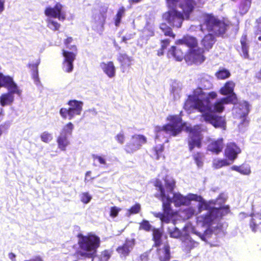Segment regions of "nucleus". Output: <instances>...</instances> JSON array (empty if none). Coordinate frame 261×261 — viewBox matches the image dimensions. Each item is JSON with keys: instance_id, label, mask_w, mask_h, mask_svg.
Here are the masks:
<instances>
[{"instance_id": "2f4dec72", "label": "nucleus", "mask_w": 261, "mask_h": 261, "mask_svg": "<svg viewBox=\"0 0 261 261\" xmlns=\"http://www.w3.org/2000/svg\"><path fill=\"white\" fill-rule=\"evenodd\" d=\"M112 252L111 250L106 249L101 251L100 254L96 255L95 254L93 255V257H91L95 261H108L111 257Z\"/></svg>"}, {"instance_id": "4c0bfd02", "label": "nucleus", "mask_w": 261, "mask_h": 261, "mask_svg": "<svg viewBox=\"0 0 261 261\" xmlns=\"http://www.w3.org/2000/svg\"><path fill=\"white\" fill-rule=\"evenodd\" d=\"M125 9L123 6L120 7L114 18L115 25L117 27H119L122 17L124 15Z\"/></svg>"}, {"instance_id": "f03ea898", "label": "nucleus", "mask_w": 261, "mask_h": 261, "mask_svg": "<svg viewBox=\"0 0 261 261\" xmlns=\"http://www.w3.org/2000/svg\"><path fill=\"white\" fill-rule=\"evenodd\" d=\"M202 25L205 26L208 32L213 33L217 36H222L231 24L230 21L225 19L220 20L213 14H205Z\"/></svg>"}, {"instance_id": "7ed1b4c3", "label": "nucleus", "mask_w": 261, "mask_h": 261, "mask_svg": "<svg viewBox=\"0 0 261 261\" xmlns=\"http://www.w3.org/2000/svg\"><path fill=\"white\" fill-rule=\"evenodd\" d=\"M0 87L7 89L8 92L2 94L0 96V104L2 107L11 105L14 101V94L20 95L21 91L19 89L13 78L5 75L0 72Z\"/></svg>"}, {"instance_id": "cd10ccee", "label": "nucleus", "mask_w": 261, "mask_h": 261, "mask_svg": "<svg viewBox=\"0 0 261 261\" xmlns=\"http://www.w3.org/2000/svg\"><path fill=\"white\" fill-rule=\"evenodd\" d=\"M235 84L231 81H227L224 85L220 89V93L223 95H231L233 92Z\"/></svg>"}, {"instance_id": "e433bc0d", "label": "nucleus", "mask_w": 261, "mask_h": 261, "mask_svg": "<svg viewBox=\"0 0 261 261\" xmlns=\"http://www.w3.org/2000/svg\"><path fill=\"white\" fill-rule=\"evenodd\" d=\"M154 185L155 187L158 188V190L160 192V198L161 201L165 200V199L167 198V197H170L168 194H166L165 189L160 180H156Z\"/></svg>"}, {"instance_id": "aec40b11", "label": "nucleus", "mask_w": 261, "mask_h": 261, "mask_svg": "<svg viewBox=\"0 0 261 261\" xmlns=\"http://www.w3.org/2000/svg\"><path fill=\"white\" fill-rule=\"evenodd\" d=\"M224 147V140L222 138L212 140L207 145V150L214 154H218L222 152Z\"/></svg>"}, {"instance_id": "412c9836", "label": "nucleus", "mask_w": 261, "mask_h": 261, "mask_svg": "<svg viewBox=\"0 0 261 261\" xmlns=\"http://www.w3.org/2000/svg\"><path fill=\"white\" fill-rule=\"evenodd\" d=\"M167 56L169 58H173L177 61L186 60V54L179 47L172 46L168 50Z\"/></svg>"}, {"instance_id": "79ce46f5", "label": "nucleus", "mask_w": 261, "mask_h": 261, "mask_svg": "<svg viewBox=\"0 0 261 261\" xmlns=\"http://www.w3.org/2000/svg\"><path fill=\"white\" fill-rule=\"evenodd\" d=\"M250 226L253 231H261V221L258 218H251Z\"/></svg>"}, {"instance_id": "39448f33", "label": "nucleus", "mask_w": 261, "mask_h": 261, "mask_svg": "<svg viewBox=\"0 0 261 261\" xmlns=\"http://www.w3.org/2000/svg\"><path fill=\"white\" fill-rule=\"evenodd\" d=\"M167 120L171 123L166 124L163 126H156L155 127L156 133H159L163 131L172 136H176L181 133L182 126L180 124L181 121L180 118L177 116H169L167 118Z\"/></svg>"}, {"instance_id": "9b49d317", "label": "nucleus", "mask_w": 261, "mask_h": 261, "mask_svg": "<svg viewBox=\"0 0 261 261\" xmlns=\"http://www.w3.org/2000/svg\"><path fill=\"white\" fill-rule=\"evenodd\" d=\"M203 48L197 46L188 49L186 53V61L194 63H201L205 60Z\"/></svg>"}, {"instance_id": "b1692460", "label": "nucleus", "mask_w": 261, "mask_h": 261, "mask_svg": "<svg viewBox=\"0 0 261 261\" xmlns=\"http://www.w3.org/2000/svg\"><path fill=\"white\" fill-rule=\"evenodd\" d=\"M215 38L211 34L205 35L201 41V43L205 50H208L211 49L215 42Z\"/></svg>"}, {"instance_id": "f257e3e1", "label": "nucleus", "mask_w": 261, "mask_h": 261, "mask_svg": "<svg viewBox=\"0 0 261 261\" xmlns=\"http://www.w3.org/2000/svg\"><path fill=\"white\" fill-rule=\"evenodd\" d=\"M196 6V2L195 0H182L180 4L182 13L175 9H172L165 13V19L172 27L180 28L185 17L187 19H189L190 15L193 12Z\"/></svg>"}, {"instance_id": "de8ad7c7", "label": "nucleus", "mask_w": 261, "mask_h": 261, "mask_svg": "<svg viewBox=\"0 0 261 261\" xmlns=\"http://www.w3.org/2000/svg\"><path fill=\"white\" fill-rule=\"evenodd\" d=\"M41 141L45 143H49L53 139L52 134L47 131L43 132L40 136Z\"/></svg>"}, {"instance_id": "a19ab883", "label": "nucleus", "mask_w": 261, "mask_h": 261, "mask_svg": "<svg viewBox=\"0 0 261 261\" xmlns=\"http://www.w3.org/2000/svg\"><path fill=\"white\" fill-rule=\"evenodd\" d=\"M251 4L244 0H241L238 6L239 12L240 14L244 15L249 11Z\"/></svg>"}, {"instance_id": "864d4df0", "label": "nucleus", "mask_w": 261, "mask_h": 261, "mask_svg": "<svg viewBox=\"0 0 261 261\" xmlns=\"http://www.w3.org/2000/svg\"><path fill=\"white\" fill-rule=\"evenodd\" d=\"M141 211V205L139 203H137L135 205L131 206L127 210V214L128 216L136 214L140 212Z\"/></svg>"}, {"instance_id": "4468645a", "label": "nucleus", "mask_w": 261, "mask_h": 261, "mask_svg": "<svg viewBox=\"0 0 261 261\" xmlns=\"http://www.w3.org/2000/svg\"><path fill=\"white\" fill-rule=\"evenodd\" d=\"M241 152V148L235 143L228 142L226 145L224 155L228 160L233 163Z\"/></svg>"}, {"instance_id": "6e6552de", "label": "nucleus", "mask_w": 261, "mask_h": 261, "mask_svg": "<svg viewBox=\"0 0 261 261\" xmlns=\"http://www.w3.org/2000/svg\"><path fill=\"white\" fill-rule=\"evenodd\" d=\"M187 132L189 133L187 144L189 151L192 152L195 148H201L203 140L201 133L193 127H187Z\"/></svg>"}, {"instance_id": "8fccbe9b", "label": "nucleus", "mask_w": 261, "mask_h": 261, "mask_svg": "<svg viewBox=\"0 0 261 261\" xmlns=\"http://www.w3.org/2000/svg\"><path fill=\"white\" fill-rule=\"evenodd\" d=\"M74 128L73 124L72 122H69L67 123L63 128L60 134H63L71 135Z\"/></svg>"}, {"instance_id": "774afa93", "label": "nucleus", "mask_w": 261, "mask_h": 261, "mask_svg": "<svg viewBox=\"0 0 261 261\" xmlns=\"http://www.w3.org/2000/svg\"><path fill=\"white\" fill-rule=\"evenodd\" d=\"M24 261H43V260L41 256H37L35 257L32 258L30 260H27Z\"/></svg>"}, {"instance_id": "dca6fc26", "label": "nucleus", "mask_w": 261, "mask_h": 261, "mask_svg": "<svg viewBox=\"0 0 261 261\" xmlns=\"http://www.w3.org/2000/svg\"><path fill=\"white\" fill-rule=\"evenodd\" d=\"M197 197L196 194H191L190 198L184 196L179 193H173L172 202H173L176 207L188 205L191 200H195Z\"/></svg>"}, {"instance_id": "ea45409f", "label": "nucleus", "mask_w": 261, "mask_h": 261, "mask_svg": "<svg viewBox=\"0 0 261 261\" xmlns=\"http://www.w3.org/2000/svg\"><path fill=\"white\" fill-rule=\"evenodd\" d=\"M231 75L230 71L224 68H220L216 73L215 76L218 80H225Z\"/></svg>"}, {"instance_id": "680f3d73", "label": "nucleus", "mask_w": 261, "mask_h": 261, "mask_svg": "<svg viewBox=\"0 0 261 261\" xmlns=\"http://www.w3.org/2000/svg\"><path fill=\"white\" fill-rule=\"evenodd\" d=\"M121 209L117 206H112L110 208V216L112 218H115L118 215L119 212Z\"/></svg>"}, {"instance_id": "5fc2aeb1", "label": "nucleus", "mask_w": 261, "mask_h": 261, "mask_svg": "<svg viewBox=\"0 0 261 261\" xmlns=\"http://www.w3.org/2000/svg\"><path fill=\"white\" fill-rule=\"evenodd\" d=\"M213 108L215 112L220 113L224 111V106L220 99H219L214 103Z\"/></svg>"}, {"instance_id": "e2e57ef3", "label": "nucleus", "mask_w": 261, "mask_h": 261, "mask_svg": "<svg viewBox=\"0 0 261 261\" xmlns=\"http://www.w3.org/2000/svg\"><path fill=\"white\" fill-rule=\"evenodd\" d=\"M9 127L10 123L9 122H5L0 124V136H1L3 133L7 132Z\"/></svg>"}, {"instance_id": "0eeeda50", "label": "nucleus", "mask_w": 261, "mask_h": 261, "mask_svg": "<svg viewBox=\"0 0 261 261\" xmlns=\"http://www.w3.org/2000/svg\"><path fill=\"white\" fill-rule=\"evenodd\" d=\"M162 201L163 212L155 213L153 215L155 217L159 218L162 222L169 223L175 215L171 208L172 199L170 197H167L165 200Z\"/></svg>"}, {"instance_id": "1a4fd4ad", "label": "nucleus", "mask_w": 261, "mask_h": 261, "mask_svg": "<svg viewBox=\"0 0 261 261\" xmlns=\"http://www.w3.org/2000/svg\"><path fill=\"white\" fill-rule=\"evenodd\" d=\"M220 211H222V215H226L230 212L229 207L226 205L218 208L212 207L207 214L199 217L198 220L202 222L203 225H210L213 221V216L217 217Z\"/></svg>"}, {"instance_id": "9d476101", "label": "nucleus", "mask_w": 261, "mask_h": 261, "mask_svg": "<svg viewBox=\"0 0 261 261\" xmlns=\"http://www.w3.org/2000/svg\"><path fill=\"white\" fill-rule=\"evenodd\" d=\"M44 14L48 18H57L62 21L66 19V13L63 11V6L60 3H57L54 7H47L44 10Z\"/></svg>"}, {"instance_id": "473e14b6", "label": "nucleus", "mask_w": 261, "mask_h": 261, "mask_svg": "<svg viewBox=\"0 0 261 261\" xmlns=\"http://www.w3.org/2000/svg\"><path fill=\"white\" fill-rule=\"evenodd\" d=\"M164 145L163 144H158L154 146L151 149V156L155 160H159L163 156Z\"/></svg>"}, {"instance_id": "5701e85b", "label": "nucleus", "mask_w": 261, "mask_h": 261, "mask_svg": "<svg viewBox=\"0 0 261 261\" xmlns=\"http://www.w3.org/2000/svg\"><path fill=\"white\" fill-rule=\"evenodd\" d=\"M100 67L103 72L110 78L114 77L116 75V69L114 63L109 61L107 63L101 62Z\"/></svg>"}, {"instance_id": "09e8293b", "label": "nucleus", "mask_w": 261, "mask_h": 261, "mask_svg": "<svg viewBox=\"0 0 261 261\" xmlns=\"http://www.w3.org/2000/svg\"><path fill=\"white\" fill-rule=\"evenodd\" d=\"M170 42V40L169 39H165L161 40V46L160 50L158 51V56H162L164 54V50L169 45Z\"/></svg>"}, {"instance_id": "bb28decb", "label": "nucleus", "mask_w": 261, "mask_h": 261, "mask_svg": "<svg viewBox=\"0 0 261 261\" xmlns=\"http://www.w3.org/2000/svg\"><path fill=\"white\" fill-rule=\"evenodd\" d=\"M247 35L246 34H243L240 39V43L241 44V49L243 52L242 56L245 59H248L249 57V45L247 43Z\"/></svg>"}, {"instance_id": "72a5a7b5", "label": "nucleus", "mask_w": 261, "mask_h": 261, "mask_svg": "<svg viewBox=\"0 0 261 261\" xmlns=\"http://www.w3.org/2000/svg\"><path fill=\"white\" fill-rule=\"evenodd\" d=\"M249 111V104L247 101H244L239 105L237 113L240 118H244L248 115Z\"/></svg>"}, {"instance_id": "6e6d98bb", "label": "nucleus", "mask_w": 261, "mask_h": 261, "mask_svg": "<svg viewBox=\"0 0 261 261\" xmlns=\"http://www.w3.org/2000/svg\"><path fill=\"white\" fill-rule=\"evenodd\" d=\"M139 229H143L146 231H149L151 230V225L148 221L143 220L142 222L140 223Z\"/></svg>"}, {"instance_id": "a878e982", "label": "nucleus", "mask_w": 261, "mask_h": 261, "mask_svg": "<svg viewBox=\"0 0 261 261\" xmlns=\"http://www.w3.org/2000/svg\"><path fill=\"white\" fill-rule=\"evenodd\" d=\"M152 231V240L154 242L153 247H159L162 244V238L163 236V231L159 228H154Z\"/></svg>"}, {"instance_id": "f704fd0d", "label": "nucleus", "mask_w": 261, "mask_h": 261, "mask_svg": "<svg viewBox=\"0 0 261 261\" xmlns=\"http://www.w3.org/2000/svg\"><path fill=\"white\" fill-rule=\"evenodd\" d=\"M40 64V60L37 59L36 62L33 63H29L28 67L31 69L32 76L35 80H38V65Z\"/></svg>"}, {"instance_id": "4d7b16f0", "label": "nucleus", "mask_w": 261, "mask_h": 261, "mask_svg": "<svg viewBox=\"0 0 261 261\" xmlns=\"http://www.w3.org/2000/svg\"><path fill=\"white\" fill-rule=\"evenodd\" d=\"M170 237L172 238L177 239L180 237L181 232L177 227H174L172 230H169Z\"/></svg>"}, {"instance_id": "20e7f679", "label": "nucleus", "mask_w": 261, "mask_h": 261, "mask_svg": "<svg viewBox=\"0 0 261 261\" xmlns=\"http://www.w3.org/2000/svg\"><path fill=\"white\" fill-rule=\"evenodd\" d=\"M79 238L78 242L80 248L87 253H82V256L85 255L88 257H93L96 254L97 248L100 246V240L99 237L95 234L89 233L84 236L81 233L77 235Z\"/></svg>"}, {"instance_id": "a211bd4d", "label": "nucleus", "mask_w": 261, "mask_h": 261, "mask_svg": "<svg viewBox=\"0 0 261 261\" xmlns=\"http://www.w3.org/2000/svg\"><path fill=\"white\" fill-rule=\"evenodd\" d=\"M158 258L160 261H169L171 258L170 246L168 242L164 244L163 247H156Z\"/></svg>"}, {"instance_id": "69168bd1", "label": "nucleus", "mask_w": 261, "mask_h": 261, "mask_svg": "<svg viewBox=\"0 0 261 261\" xmlns=\"http://www.w3.org/2000/svg\"><path fill=\"white\" fill-rule=\"evenodd\" d=\"M125 136L123 133H120L115 136V139L118 143L122 144L125 141Z\"/></svg>"}, {"instance_id": "ddd939ff", "label": "nucleus", "mask_w": 261, "mask_h": 261, "mask_svg": "<svg viewBox=\"0 0 261 261\" xmlns=\"http://www.w3.org/2000/svg\"><path fill=\"white\" fill-rule=\"evenodd\" d=\"M201 117L205 122L211 124L215 128H224L225 126L226 122L221 116L208 112L202 113Z\"/></svg>"}, {"instance_id": "37998d69", "label": "nucleus", "mask_w": 261, "mask_h": 261, "mask_svg": "<svg viewBox=\"0 0 261 261\" xmlns=\"http://www.w3.org/2000/svg\"><path fill=\"white\" fill-rule=\"evenodd\" d=\"M231 169L239 172L240 173L244 175H248L250 173V169L248 167H245L243 165L241 166H232Z\"/></svg>"}, {"instance_id": "bf43d9fd", "label": "nucleus", "mask_w": 261, "mask_h": 261, "mask_svg": "<svg viewBox=\"0 0 261 261\" xmlns=\"http://www.w3.org/2000/svg\"><path fill=\"white\" fill-rule=\"evenodd\" d=\"M91 199V196L89 194L88 192L83 193L81 195V200L83 203L85 204L89 203Z\"/></svg>"}, {"instance_id": "6ab92c4d", "label": "nucleus", "mask_w": 261, "mask_h": 261, "mask_svg": "<svg viewBox=\"0 0 261 261\" xmlns=\"http://www.w3.org/2000/svg\"><path fill=\"white\" fill-rule=\"evenodd\" d=\"M117 60L120 64V68L123 72H128L133 61V58L126 54H119Z\"/></svg>"}, {"instance_id": "c756f323", "label": "nucleus", "mask_w": 261, "mask_h": 261, "mask_svg": "<svg viewBox=\"0 0 261 261\" xmlns=\"http://www.w3.org/2000/svg\"><path fill=\"white\" fill-rule=\"evenodd\" d=\"M191 100L193 103L194 108L197 110L199 112L204 113H206V112L208 110V107L199 98L195 97L194 99H191Z\"/></svg>"}, {"instance_id": "423d86ee", "label": "nucleus", "mask_w": 261, "mask_h": 261, "mask_svg": "<svg viewBox=\"0 0 261 261\" xmlns=\"http://www.w3.org/2000/svg\"><path fill=\"white\" fill-rule=\"evenodd\" d=\"M67 104L68 109L62 108L60 110V114L63 119L68 118L71 120L76 115H80L82 111L83 103L76 100H70Z\"/></svg>"}, {"instance_id": "603ef678", "label": "nucleus", "mask_w": 261, "mask_h": 261, "mask_svg": "<svg viewBox=\"0 0 261 261\" xmlns=\"http://www.w3.org/2000/svg\"><path fill=\"white\" fill-rule=\"evenodd\" d=\"M73 41V38L71 37H68L66 39H65L64 40V43L65 46L69 49L70 50H71V51H73L77 53V48L76 45H70V43H71Z\"/></svg>"}, {"instance_id": "393cba45", "label": "nucleus", "mask_w": 261, "mask_h": 261, "mask_svg": "<svg viewBox=\"0 0 261 261\" xmlns=\"http://www.w3.org/2000/svg\"><path fill=\"white\" fill-rule=\"evenodd\" d=\"M163 180L165 182V189H166V194L172 193L175 188L176 182L175 180L169 175H166Z\"/></svg>"}, {"instance_id": "a18cd8bd", "label": "nucleus", "mask_w": 261, "mask_h": 261, "mask_svg": "<svg viewBox=\"0 0 261 261\" xmlns=\"http://www.w3.org/2000/svg\"><path fill=\"white\" fill-rule=\"evenodd\" d=\"M46 22L47 26L54 31H58L61 27V24L59 23L56 20H53L50 18H47L46 19Z\"/></svg>"}, {"instance_id": "0e129e2a", "label": "nucleus", "mask_w": 261, "mask_h": 261, "mask_svg": "<svg viewBox=\"0 0 261 261\" xmlns=\"http://www.w3.org/2000/svg\"><path fill=\"white\" fill-rule=\"evenodd\" d=\"M92 157L94 160H97L99 164L102 165L106 164V159L103 156L96 154H92Z\"/></svg>"}, {"instance_id": "c9c22d12", "label": "nucleus", "mask_w": 261, "mask_h": 261, "mask_svg": "<svg viewBox=\"0 0 261 261\" xmlns=\"http://www.w3.org/2000/svg\"><path fill=\"white\" fill-rule=\"evenodd\" d=\"M140 149L135 140L132 137L130 141L125 146V150L128 153H132Z\"/></svg>"}, {"instance_id": "3c124183", "label": "nucleus", "mask_w": 261, "mask_h": 261, "mask_svg": "<svg viewBox=\"0 0 261 261\" xmlns=\"http://www.w3.org/2000/svg\"><path fill=\"white\" fill-rule=\"evenodd\" d=\"M227 159L217 160L214 163L215 168L218 169L224 166H227L230 164Z\"/></svg>"}, {"instance_id": "4be33fe9", "label": "nucleus", "mask_w": 261, "mask_h": 261, "mask_svg": "<svg viewBox=\"0 0 261 261\" xmlns=\"http://www.w3.org/2000/svg\"><path fill=\"white\" fill-rule=\"evenodd\" d=\"M181 248L186 252H189L193 249L197 243L194 241L188 234H186L181 238Z\"/></svg>"}, {"instance_id": "f8f14e48", "label": "nucleus", "mask_w": 261, "mask_h": 261, "mask_svg": "<svg viewBox=\"0 0 261 261\" xmlns=\"http://www.w3.org/2000/svg\"><path fill=\"white\" fill-rule=\"evenodd\" d=\"M62 55L64 60L62 62V68L63 70L67 73L71 72L73 69V62L76 59V53L69 51L63 49Z\"/></svg>"}, {"instance_id": "7c9ffc66", "label": "nucleus", "mask_w": 261, "mask_h": 261, "mask_svg": "<svg viewBox=\"0 0 261 261\" xmlns=\"http://www.w3.org/2000/svg\"><path fill=\"white\" fill-rule=\"evenodd\" d=\"M192 157L194 163L198 168L203 167L205 159V155L203 152L201 151H196L193 152Z\"/></svg>"}, {"instance_id": "052dcab7", "label": "nucleus", "mask_w": 261, "mask_h": 261, "mask_svg": "<svg viewBox=\"0 0 261 261\" xmlns=\"http://www.w3.org/2000/svg\"><path fill=\"white\" fill-rule=\"evenodd\" d=\"M255 22L254 34L255 35H261V16L256 20Z\"/></svg>"}, {"instance_id": "338daca9", "label": "nucleus", "mask_w": 261, "mask_h": 261, "mask_svg": "<svg viewBox=\"0 0 261 261\" xmlns=\"http://www.w3.org/2000/svg\"><path fill=\"white\" fill-rule=\"evenodd\" d=\"M5 0H0V15L5 10Z\"/></svg>"}, {"instance_id": "2eb2a0df", "label": "nucleus", "mask_w": 261, "mask_h": 261, "mask_svg": "<svg viewBox=\"0 0 261 261\" xmlns=\"http://www.w3.org/2000/svg\"><path fill=\"white\" fill-rule=\"evenodd\" d=\"M135 243L134 239H126L124 243L116 249V251L121 258L125 259L129 256L135 246Z\"/></svg>"}, {"instance_id": "f3484780", "label": "nucleus", "mask_w": 261, "mask_h": 261, "mask_svg": "<svg viewBox=\"0 0 261 261\" xmlns=\"http://www.w3.org/2000/svg\"><path fill=\"white\" fill-rule=\"evenodd\" d=\"M176 45H185L190 49L192 48H196L198 46L197 39L194 36L189 35H185L180 39L175 41Z\"/></svg>"}, {"instance_id": "13d9d810", "label": "nucleus", "mask_w": 261, "mask_h": 261, "mask_svg": "<svg viewBox=\"0 0 261 261\" xmlns=\"http://www.w3.org/2000/svg\"><path fill=\"white\" fill-rule=\"evenodd\" d=\"M205 93L203 91L202 89L200 87H197L193 90V95L190 96L191 99H194L195 97L199 98L204 95Z\"/></svg>"}, {"instance_id": "49530a36", "label": "nucleus", "mask_w": 261, "mask_h": 261, "mask_svg": "<svg viewBox=\"0 0 261 261\" xmlns=\"http://www.w3.org/2000/svg\"><path fill=\"white\" fill-rule=\"evenodd\" d=\"M132 137L140 148L143 144L147 142L146 138L142 135H136Z\"/></svg>"}, {"instance_id": "c85d7f7f", "label": "nucleus", "mask_w": 261, "mask_h": 261, "mask_svg": "<svg viewBox=\"0 0 261 261\" xmlns=\"http://www.w3.org/2000/svg\"><path fill=\"white\" fill-rule=\"evenodd\" d=\"M57 142L58 148L62 151L66 150L67 146L70 144L67 136L63 134H60L57 137Z\"/></svg>"}, {"instance_id": "c03bdc74", "label": "nucleus", "mask_w": 261, "mask_h": 261, "mask_svg": "<svg viewBox=\"0 0 261 261\" xmlns=\"http://www.w3.org/2000/svg\"><path fill=\"white\" fill-rule=\"evenodd\" d=\"M160 29L164 32L165 36L171 37L173 39L175 38V34L173 32L172 29L165 23L161 24Z\"/></svg>"}, {"instance_id": "58836bf2", "label": "nucleus", "mask_w": 261, "mask_h": 261, "mask_svg": "<svg viewBox=\"0 0 261 261\" xmlns=\"http://www.w3.org/2000/svg\"><path fill=\"white\" fill-rule=\"evenodd\" d=\"M220 100L223 103V105L227 104H233L236 105L238 103V98L235 93L231 95H228L226 97H223L220 99Z\"/></svg>"}]
</instances>
